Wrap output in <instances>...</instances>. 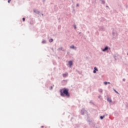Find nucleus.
<instances>
[{
	"mask_svg": "<svg viewBox=\"0 0 128 128\" xmlns=\"http://www.w3.org/2000/svg\"><path fill=\"white\" fill-rule=\"evenodd\" d=\"M107 100L109 102H112V100L110 98H108Z\"/></svg>",
	"mask_w": 128,
	"mask_h": 128,
	"instance_id": "11",
	"label": "nucleus"
},
{
	"mask_svg": "<svg viewBox=\"0 0 128 128\" xmlns=\"http://www.w3.org/2000/svg\"><path fill=\"white\" fill-rule=\"evenodd\" d=\"M114 92H116V94H118V91H116L115 89H114Z\"/></svg>",
	"mask_w": 128,
	"mask_h": 128,
	"instance_id": "16",
	"label": "nucleus"
},
{
	"mask_svg": "<svg viewBox=\"0 0 128 128\" xmlns=\"http://www.w3.org/2000/svg\"><path fill=\"white\" fill-rule=\"evenodd\" d=\"M104 118V116H100V120H103Z\"/></svg>",
	"mask_w": 128,
	"mask_h": 128,
	"instance_id": "15",
	"label": "nucleus"
},
{
	"mask_svg": "<svg viewBox=\"0 0 128 128\" xmlns=\"http://www.w3.org/2000/svg\"><path fill=\"white\" fill-rule=\"evenodd\" d=\"M11 1H12V0H8V4H10V2Z\"/></svg>",
	"mask_w": 128,
	"mask_h": 128,
	"instance_id": "18",
	"label": "nucleus"
},
{
	"mask_svg": "<svg viewBox=\"0 0 128 128\" xmlns=\"http://www.w3.org/2000/svg\"><path fill=\"white\" fill-rule=\"evenodd\" d=\"M110 50V48H108V46H106L104 48L102 49V52H106V50Z\"/></svg>",
	"mask_w": 128,
	"mask_h": 128,
	"instance_id": "2",
	"label": "nucleus"
},
{
	"mask_svg": "<svg viewBox=\"0 0 128 128\" xmlns=\"http://www.w3.org/2000/svg\"><path fill=\"white\" fill-rule=\"evenodd\" d=\"M74 28H75V29L76 28V25H74Z\"/></svg>",
	"mask_w": 128,
	"mask_h": 128,
	"instance_id": "19",
	"label": "nucleus"
},
{
	"mask_svg": "<svg viewBox=\"0 0 128 128\" xmlns=\"http://www.w3.org/2000/svg\"><path fill=\"white\" fill-rule=\"evenodd\" d=\"M42 44H46V40H42Z\"/></svg>",
	"mask_w": 128,
	"mask_h": 128,
	"instance_id": "12",
	"label": "nucleus"
},
{
	"mask_svg": "<svg viewBox=\"0 0 128 128\" xmlns=\"http://www.w3.org/2000/svg\"><path fill=\"white\" fill-rule=\"evenodd\" d=\"M106 8H108V6H106Z\"/></svg>",
	"mask_w": 128,
	"mask_h": 128,
	"instance_id": "23",
	"label": "nucleus"
},
{
	"mask_svg": "<svg viewBox=\"0 0 128 128\" xmlns=\"http://www.w3.org/2000/svg\"><path fill=\"white\" fill-rule=\"evenodd\" d=\"M68 64L69 68H72L73 64L72 61H68Z\"/></svg>",
	"mask_w": 128,
	"mask_h": 128,
	"instance_id": "4",
	"label": "nucleus"
},
{
	"mask_svg": "<svg viewBox=\"0 0 128 128\" xmlns=\"http://www.w3.org/2000/svg\"><path fill=\"white\" fill-rule=\"evenodd\" d=\"M84 112H86V111L82 109V110H81V114H84Z\"/></svg>",
	"mask_w": 128,
	"mask_h": 128,
	"instance_id": "9",
	"label": "nucleus"
},
{
	"mask_svg": "<svg viewBox=\"0 0 128 128\" xmlns=\"http://www.w3.org/2000/svg\"><path fill=\"white\" fill-rule=\"evenodd\" d=\"M123 80H124V81L126 80V79H123Z\"/></svg>",
	"mask_w": 128,
	"mask_h": 128,
	"instance_id": "22",
	"label": "nucleus"
},
{
	"mask_svg": "<svg viewBox=\"0 0 128 128\" xmlns=\"http://www.w3.org/2000/svg\"><path fill=\"white\" fill-rule=\"evenodd\" d=\"M42 128H44V126H42Z\"/></svg>",
	"mask_w": 128,
	"mask_h": 128,
	"instance_id": "25",
	"label": "nucleus"
},
{
	"mask_svg": "<svg viewBox=\"0 0 128 128\" xmlns=\"http://www.w3.org/2000/svg\"><path fill=\"white\" fill-rule=\"evenodd\" d=\"M98 92H102V89H99L98 90Z\"/></svg>",
	"mask_w": 128,
	"mask_h": 128,
	"instance_id": "14",
	"label": "nucleus"
},
{
	"mask_svg": "<svg viewBox=\"0 0 128 128\" xmlns=\"http://www.w3.org/2000/svg\"><path fill=\"white\" fill-rule=\"evenodd\" d=\"M22 20H23V22H24V20H26V18H22Z\"/></svg>",
	"mask_w": 128,
	"mask_h": 128,
	"instance_id": "17",
	"label": "nucleus"
},
{
	"mask_svg": "<svg viewBox=\"0 0 128 128\" xmlns=\"http://www.w3.org/2000/svg\"><path fill=\"white\" fill-rule=\"evenodd\" d=\"M96 72H98V69L96 67H94L93 71L94 74H96Z\"/></svg>",
	"mask_w": 128,
	"mask_h": 128,
	"instance_id": "5",
	"label": "nucleus"
},
{
	"mask_svg": "<svg viewBox=\"0 0 128 128\" xmlns=\"http://www.w3.org/2000/svg\"><path fill=\"white\" fill-rule=\"evenodd\" d=\"M100 2L102 4H106V0H100Z\"/></svg>",
	"mask_w": 128,
	"mask_h": 128,
	"instance_id": "7",
	"label": "nucleus"
},
{
	"mask_svg": "<svg viewBox=\"0 0 128 128\" xmlns=\"http://www.w3.org/2000/svg\"><path fill=\"white\" fill-rule=\"evenodd\" d=\"M70 48L72 50H76L78 48L74 46V45H72V46H70Z\"/></svg>",
	"mask_w": 128,
	"mask_h": 128,
	"instance_id": "3",
	"label": "nucleus"
},
{
	"mask_svg": "<svg viewBox=\"0 0 128 128\" xmlns=\"http://www.w3.org/2000/svg\"><path fill=\"white\" fill-rule=\"evenodd\" d=\"M42 16H44V14H42Z\"/></svg>",
	"mask_w": 128,
	"mask_h": 128,
	"instance_id": "27",
	"label": "nucleus"
},
{
	"mask_svg": "<svg viewBox=\"0 0 128 128\" xmlns=\"http://www.w3.org/2000/svg\"><path fill=\"white\" fill-rule=\"evenodd\" d=\"M68 76V72H66L62 74V76L64 78H66V76Z\"/></svg>",
	"mask_w": 128,
	"mask_h": 128,
	"instance_id": "6",
	"label": "nucleus"
},
{
	"mask_svg": "<svg viewBox=\"0 0 128 128\" xmlns=\"http://www.w3.org/2000/svg\"><path fill=\"white\" fill-rule=\"evenodd\" d=\"M53 40H52V38H51V39L49 40V42H52Z\"/></svg>",
	"mask_w": 128,
	"mask_h": 128,
	"instance_id": "13",
	"label": "nucleus"
},
{
	"mask_svg": "<svg viewBox=\"0 0 128 128\" xmlns=\"http://www.w3.org/2000/svg\"><path fill=\"white\" fill-rule=\"evenodd\" d=\"M100 30H102V29H100Z\"/></svg>",
	"mask_w": 128,
	"mask_h": 128,
	"instance_id": "24",
	"label": "nucleus"
},
{
	"mask_svg": "<svg viewBox=\"0 0 128 128\" xmlns=\"http://www.w3.org/2000/svg\"><path fill=\"white\" fill-rule=\"evenodd\" d=\"M60 94L61 96H66V98H70V93H68V89H64L60 90Z\"/></svg>",
	"mask_w": 128,
	"mask_h": 128,
	"instance_id": "1",
	"label": "nucleus"
},
{
	"mask_svg": "<svg viewBox=\"0 0 128 128\" xmlns=\"http://www.w3.org/2000/svg\"><path fill=\"white\" fill-rule=\"evenodd\" d=\"M76 6H78V4H76Z\"/></svg>",
	"mask_w": 128,
	"mask_h": 128,
	"instance_id": "21",
	"label": "nucleus"
},
{
	"mask_svg": "<svg viewBox=\"0 0 128 128\" xmlns=\"http://www.w3.org/2000/svg\"><path fill=\"white\" fill-rule=\"evenodd\" d=\"M34 12L36 14H40V11L36 10H34Z\"/></svg>",
	"mask_w": 128,
	"mask_h": 128,
	"instance_id": "8",
	"label": "nucleus"
},
{
	"mask_svg": "<svg viewBox=\"0 0 128 128\" xmlns=\"http://www.w3.org/2000/svg\"><path fill=\"white\" fill-rule=\"evenodd\" d=\"M98 98H102V96H99Z\"/></svg>",
	"mask_w": 128,
	"mask_h": 128,
	"instance_id": "20",
	"label": "nucleus"
},
{
	"mask_svg": "<svg viewBox=\"0 0 128 128\" xmlns=\"http://www.w3.org/2000/svg\"><path fill=\"white\" fill-rule=\"evenodd\" d=\"M127 56H128V54H127Z\"/></svg>",
	"mask_w": 128,
	"mask_h": 128,
	"instance_id": "26",
	"label": "nucleus"
},
{
	"mask_svg": "<svg viewBox=\"0 0 128 128\" xmlns=\"http://www.w3.org/2000/svg\"><path fill=\"white\" fill-rule=\"evenodd\" d=\"M110 84V82H104V84H105V86H106V84Z\"/></svg>",
	"mask_w": 128,
	"mask_h": 128,
	"instance_id": "10",
	"label": "nucleus"
}]
</instances>
